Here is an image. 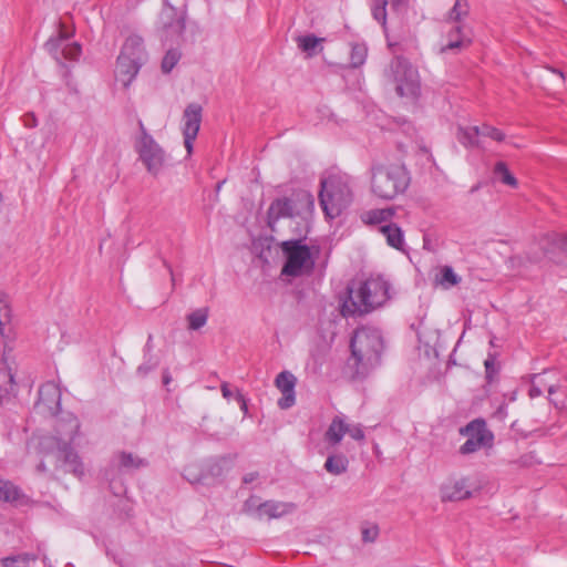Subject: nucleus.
Listing matches in <instances>:
<instances>
[{"instance_id":"nucleus-1","label":"nucleus","mask_w":567,"mask_h":567,"mask_svg":"<svg viewBox=\"0 0 567 567\" xmlns=\"http://www.w3.org/2000/svg\"><path fill=\"white\" fill-rule=\"evenodd\" d=\"M81 423L78 416L70 412L62 413L55 421L52 435L39 441L43 460L38 464L39 472H48L49 465L54 470L71 473L78 478L85 474L84 464L79 453L73 449L81 437Z\"/></svg>"},{"instance_id":"nucleus-2","label":"nucleus","mask_w":567,"mask_h":567,"mask_svg":"<svg viewBox=\"0 0 567 567\" xmlns=\"http://www.w3.org/2000/svg\"><path fill=\"white\" fill-rule=\"evenodd\" d=\"M382 347L383 341L379 329L361 327L354 331L350 343L349 362L355 368L358 374H365L379 364Z\"/></svg>"},{"instance_id":"nucleus-3","label":"nucleus","mask_w":567,"mask_h":567,"mask_svg":"<svg viewBox=\"0 0 567 567\" xmlns=\"http://www.w3.org/2000/svg\"><path fill=\"white\" fill-rule=\"evenodd\" d=\"M410 184V175L399 163H374L371 166V192L374 196L391 200L404 193Z\"/></svg>"},{"instance_id":"nucleus-4","label":"nucleus","mask_w":567,"mask_h":567,"mask_svg":"<svg viewBox=\"0 0 567 567\" xmlns=\"http://www.w3.org/2000/svg\"><path fill=\"white\" fill-rule=\"evenodd\" d=\"M352 199V178L349 175L337 173L321 179L319 200L326 217L333 219L340 216Z\"/></svg>"},{"instance_id":"nucleus-5","label":"nucleus","mask_w":567,"mask_h":567,"mask_svg":"<svg viewBox=\"0 0 567 567\" xmlns=\"http://www.w3.org/2000/svg\"><path fill=\"white\" fill-rule=\"evenodd\" d=\"M350 301L342 305L344 317L354 313H367L381 306L389 299V284L382 277H372L361 282L358 289L350 290Z\"/></svg>"},{"instance_id":"nucleus-6","label":"nucleus","mask_w":567,"mask_h":567,"mask_svg":"<svg viewBox=\"0 0 567 567\" xmlns=\"http://www.w3.org/2000/svg\"><path fill=\"white\" fill-rule=\"evenodd\" d=\"M148 54L144 41L138 34H130L121 49L115 68V79L123 86H128L146 63Z\"/></svg>"},{"instance_id":"nucleus-7","label":"nucleus","mask_w":567,"mask_h":567,"mask_svg":"<svg viewBox=\"0 0 567 567\" xmlns=\"http://www.w3.org/2000/svg\"><path fill=\"white\" fill-rule=\"evenodd\" d=\"M385 76L394 84L400 96L414 100L420 94L419 71L406 59L395 56L385 71Z\"/></svg>"},{"instance_id":"nucleus-8","label":"nucleus","mask_w":567,"mask_h":567,"mask_svg":"<svg viewBox=\"0 0 567 567\" xmlns=\"http://www.w3.org/2000/svg\"><path fill=\"white\" fill-rule=\"evenodd\" d=\"M280 248L286 257L281 276L301 277L309 275L315 267V258L310 248L301 240L282 241Z\"/></svg>"},{"instance_id":"nucleus-9","label":"nucleus","mask_w":567,"mask_h":567,"mask_svg":"<svg viewBox=\"0 0 567 567\" xmlns=\"http://www.w3.org/2000/svg\"><path fill=\"white\" fill-rule=\"evenodd\" d=\"M9 309L6 302L0 301V403L4 404L10 395L16 393V382L12 368L6 357V329Z\"/></svg>"},{"instance_id":"nucleus-10","label":"nucleus","mask_w":567,"mask_h":567,"mask_svg":"<svg viewBox=\"0 0 567 567\" xmlns=\"http://www.w3.org/2000/svg\"><path fill=\"white\" fill-rule=\"evenodd\" d=\"M467 440L460 447L462 454L474 453L482 447L491 446L493 443V433L486 427L483 420H474L470 422L462 431Z\"/></svg>"},{"instance_id":"nucleus-11","label":"nucleus","mask_w":567,"mask_h":567,"mask_svg":"<svg viewBox=\"0 0 567 567\" xmlns=\"http://www.w3.org/2000/svg\"><path fill=\"white\" fill-rule=\"evenodd\" d=\"M137 151L147 171L153 175L159 174L165 164V153L150 134L143 132Z\"/></svg>"},{"instance_id":"nucleus-12","label":"nucleus","mask_w":567,"mask_h":567,"mask_svg":"<svg viewBox=\"0 0 567 567\" xmlns=\"http://www.w3.org/2000/svg\"><path fill=\"white\" fill-rule=\"evenodd\" d=\"M246 509L252 513L258 518H281L286 515L291 514L296 506L292 503L279 502V501H267L258 503L257 498H249L246 504Z\"/></svg>"},{"instance_id":"nucleus-13","label":"nucleus","mask_w":567,"mask_h":567,"mask_svg":"<svg viewBox=\"0 0 567 567\" xmlns=\"http://www.w3.org/2000/svg\"><path fill=\"white\" fill-rule=\"evenodd\" d=\"M202 113L203 109L197 103H190L184 110L182 118V131L187 156H190L193 153L194 141L197 137L202 123Z\"/></svg>"},{"instance_id":"nucleus-14","label":"nucleus","mask_w":567,"mask_h":567,"mask_svg":"<svg viewBox=\"0 0 567 567\" xmlns=\"http://www.w3.org/2000/svg\"><path fill=\"white\" fill-rule=\"evenodd\" d=\"M474 484L468 477H450L440 487V496L443 502H458L473 495Z\"/></svg>"},{"instance_id":"nucleus-15","label":"nucleus","mask_w":567,"mask_h":567,"mask_svg":"<svg viewBox=\"0 0 567 567\" xmlns=\"http://www.w3.org/2000/svg\"><path fill=\"white\" fill-rule=\"evenodd\" d=\"M61 391L54 382H47L39 389V399L34 404L38 413L55 415L60 410Z\"/></svg>"},{"instance_id":"nucleus-16","label":"nucleus","mask_w":567,"mask_h":567,"mask_svg":"<svg viewBox=\"0 0 567 567\" xmlns=\"http://www.w3.org/2000/svg\"><path fill=\"white\" fill-rule=\"evenodd\" d=\"M69 37V31L61 28L56 38H50L45 42L47 51L55 59H59L61 52L66 60H78L82 52L81 45L76 42L68 43Z\"/></svg>"},{"instance_id":"nucleus-17","label":"nucleus","mask_w":567,"mask_h":567,"mask_svg":"<svg viewBox=\"0 0 567 567\" xmlns=\"http://www.w3.org/2000/svg\"><path fill=\"white\" fill-rule=\"evenodd\" d=\"M297 379L289 371L280 372L275 380L277 389L281 392L282 396L278 400V406L280 409H289L296 402V388Z\"/></svg>"},{"instance_id":"nucleus-18","label":"nucleus","mask_w":567,"mask_h":567,"mask_svg":"<svg viewBox=\"0 0 567 567\" xmlns=\"http://www.w3.org/2000/svg\"><path fill=\"white\" fill-rule=\"evenodd\" d=\"M159 19L164 29L166 30L167 35L172 38H178L182 35L185 29V22L181 17H178L176 9L169 6L167 1L164 3Z\"/></svg>"},{"instance_id":"nucleus-19","label":"nucleus","mask_w":567,"mask_h":567,"mask_svg":"<svg viewBox=\"0 0 567 567\" xmlns=\"http://www.w3.org/2000/svg\"><path fill=\"white\" fill-rule=\"evenodd\" d=\"M449 30L446 32V43L442 47V52L460 49L471 42L470 32L465 24H446Z\"/></svg>"},{"instance_id":"nucleus-20","label":"nucleus","mask_w":567,"mask_h":567,"mask_svg":"<svg viewBox=\"0 0 567 567\" xmlns=\"http://www.w3.org/2000/svg\"><path fill=\"white\" fill-rule=\"evenodd\" d=\"M545 374H534L532 377L530 386H529V396L532 399L540 396L543 393V388H547L548 394L550 396V401L558 409H564L566 406L565 402L554 398L557 392V388L554 384H548L545 380Z\"/></svg>"},{"instance_id":"nucleus-21","label":"nucleus","mask_w":567,"mask_h":567,"mask_svg":"<svg viewBox=\"0 0 567 567\" xmlns=\"http://www.w3.org/2000/svg\"><path fill=\"white\" fill-rule=\"evenodd\" d=\"M295 214V204L289 198H278L274 200L268 209V225L274 228V225L280 218L292 217Z\"/></svg>"},{"instance_id":"nucleus-22","label":"nucleus","mask_w":567,"mask_h":567,"mask_svg":"<svg viewBox=\"0 0 567 567\" xmlns=\"http://www.w3.org/2000/svg\"><path fill=\"white\" fill-rule=\"evenodd\" d=\"M395 214L394 208L386 207V208H374L365 210L361 214L360 219L364 225L369 226H377L386 225V223H390Z\"/></svg>"},{"instance_id":"nucleus-23","label":"nucleus","mask_w":567,"mask_h":567,"mask_svg":"<svg viewBox=\"0 0 567 567\" xmlns=\"http://www.w3.org/2000/svg\"><path fill=\"white\" fill-rule=\"evenodd\" d=\"M347 434V422L342 416H336L332 419L330 425L324 433V441L331 445L337 446L344 435Z\"/></svg>"},{"instance_id":"nucleus-24","label":"nucleus","mask_w":567,"mask_h":567,"mask_svg":"<svg viewBox=\"0 0 567 567\" xmlns=\"http://www.w3.org/2000/svg\"><path fill=\"white\" fill-rule=\"evenodd\" d=\"M112 465L118 470L128 472L145 466L146 462L132 453L120 452L113 456Z\"/></svg>"},{"instance_id":"nucleus-25","label":"nucleus","mask_w":567,"mask_h":567,"mask_svg":"<svg viewBox=\"0 0 567 567\" xmlns=\"http://www.w3.org/2000/svg\"><path fill=\"white\" fill-rule=\"evenodd\" d=\"M480 136L481 130L478 126H457L456 138L466 148L480 147Z\"/></svg>"},{"instance_id":"nucleus-26","label":"nucleus","mask_w":567,"mask_h":567,"mask_svg":"<svg viewBox=\"0 0 567 567\" xmlns=\"http://www.w3.org/2000/svg\"><path fill=\"white\" fill-rule=\"evenodd\" d=\"M380 230L385 237L389 246L398 250H403L405 244L404 234L396 224L389 223L386 225L381 226Z\"/></svg>"},{"instance_id":"nucleus-27","label":"nucleus","mask_w":567,"mask_h":567,"mask_svg":"<svg viewBox=\"0 0 567 567\" xmlns=\"http://www.w3.org/2000/svg\"><path fill=\"white\" fill-rule=\"evenodd\" d=\"M349 460L346 455L337 453L330 454L324 462V470L332 475H341L347 472Z\"/></svg>"},{"instance_id":"nucleus-28","label":"nucleus","mask_w":567,"mask_h":567,"mask_svg":"<svg viewBox=\"0 0 567 567\" xmlns=\"http://www.w3.org/2000/svg\"><path fill=\"white\" fill-rule=\"evenodd\" d=\"M435 282L443 289L447 290L457 286L461 282V277L451 266H442L435 277Z\"/></svg>"},{"instance_id":"nucleus-29","label":"nucleus","mask_w":567,"mask_h":567,"mask_svg":"<svg viewBox=\"0 0 567 567\" xmlns=\"http://www.w3.org/2000/svg\"><path fill=\"white\" fill-rule=\"evenodd\" d=\"M470 4L467 0H456L447 13L446 24H464L463 20L468 16Z\"/></svg>"},{"instance_id":"nucleus-30","label":"nucleus","mask_w":567,"mask_h":567,"mask_svg":"<svg viewBox=\"0 0 567 567\" xmlns=\"http://www.w3.org/2000/svg\"><path fill=\"white\" fill-rule=\"evenodd\" d=\"M388 2H390L395 8V7H399L403 2V0H374L372 8H371L372 16H373L374 20H377L378 22H380L382 24L384 31H386L385 7H386Z\"/></svg>"},{"instance_id":"nucleus-31","label":"nucleus","mask_w":567,"mask_h":567,"mask_svg":"<svg viewBox=\"0 0 567 567\" xmlns=\"http://www.w3.org/2000/svg\"><path fill=\"white\" fill-rule=\"evenodd\" d=\"M321 41L322 39L317 38L313 34L301 35L297 39L298 48L309 56H312L318 52Z\"/></svg>"},{"instance_id":"nucleus-32","label":"nucleus","mask_w":567,"mask_h":567,"mask_svg":"<svg viewBox=\"0 0 567 567\" xmlns=\"http://www.w3.org/2000/svg\"><path fill=\"white\" fill-rule=\"evenodd\" d=\"M20 497L22 493L13 483L0 478V501L16 502Z\"/></svg>"},{"instance_id":"nucleus-33","label":"nucleus","mask_w":567,"mask_h":567,"mask_svg":"<svg viewBox=\"0 0 567 567\" xmlns=\"http://www.w3.org/2000/svg\"><path fill=\"white\" fill-rule=\"evenodd\" d=\"M3 567H35L37 558L28 554L7 557L2 560Z\"/></svg>"},{"instance_id":"nucleus-34","label":"nucleus","mask_w":567,"mask_h":567,"mask_svg":"<svg viewBox=\"0 0 567 567\" xmlns=\"http://www.w3.org/2000/svg\"><path fill=\"white\" fill-rule=\"evenodd\" d=\"M368 56V48L364 43L351 44L350 66L360 68L365 63Z\"/></svg>"},{"instance_id":"nucleus-35","label":"nucleus","mask_w":567,"mask_h":567,"mask_svg":"<svg viewBox=\"0 0 567 567\" xmlns=\"http://www.w3.org/2000/svg\"><path fill=\"white\" fill-rule=\"evenodd\" d=\"M208 308H199L187 316L188 329L198 330L207 323Z\"/></svg>"},{"instance_id":"nucleus-36","label":"nucleus","mask_w":567,"mask_h":567,"mask_svg":"<svg viewBox=\"0 0 567 567\" xmlns=\"http://www.w3.org/2000/svg\"><path fill=\"white\" fill-rule=\"evenodd\" d=\"M495 176L504 184L515 187L517 185L516 178L511 174L507 166L503 162H498L494 168Z\"/></svg>"},{"instance_id":"nucleus-37","label":"nucleus","mask_w":567,"mask_h":567,"mask_svg":"<svg viewBox=\"0 0 567 567\" xmlns=\"http://www.w3.org/2000/svg\"><path fill=\"white\" fill-rule=\"evenodd\" d=\"M181 59V52L176 49H171L166 52L162 60V71L163 73H169L174 66L178 63Z\"/></svg>"},{"instance_id":"nucleus-38","label":"nucleus","mask_w":567,"mask_h":567,"mask_svg":"<svg viewBox=\"0 0 567 567\" xmlns=\"http://www.w3.org/2000/svg\"><path fill=\"white\" fill-rule=\"evenodd\" d=\"M480 130L481 136H487L497 142H502L505 138V134L496 127L483 125Z\"/></svg>"},{"instance_id":"nucleus-39","label":"nucleus","mask_w":567,"mask_h":567,"mask_svg":"<svg viewBox=\"0 0 567 567\" xmlns=\"http://www.w3.org/2000/svg\"><path fill=\"white\" fill-rule=\"evenodd\" d=\"M158 362L152 357H146L142 364L138 365L136 373L140 377L147 375L151 371H153L157 367Z\"/></svg>"},{"instance_id":"nucleus-40","label":"nucleus","mask_w":567,"mask_h":567,"mask_svg":"<svg viewBox=\"0 0 567 567\" xmlns=\"http://www.w3.org/2000/svg\"><path fill=\"white\" fill-rule=\"evenodd\" d=\"M347 434L355 441H363L365 435L360 424L347 422Z\"/></svg>"},{"instance_id":"nucleus-41","label":"nucleus","mask_w":567,"mask_h":567,"mask_svg":"<svg viewBox=\"0 0 567 567\" xmlns=\"http://www.w3.org/2000/svg\"><path fill=\"white\" fill-rule=\"evenodd\" d=\"M379 535V528L375 525L365 526L362 528V540L364 543H372Z\"/></svg>"},{"instance_id":"nucleus-42","label":"nucleus","mask_w":567,"mask_h":567,"mask_svg":"<svg viewBox=\"0 0 567 567\" xmlns=\"http://www.w3.org/2000/svg\"><path fill=\"white\" fill-rule=\"evenodd\" d=\"M194 470V466H188L183 472V476L192 484L198 483L200 481V475Z\"/></svg>"},{"instance_id":"nucleus-43","label":"nucleus","mask_w":567,"mask_h":567,"mask_svg":"<svg viewBox=\"0 0 567 567\" xmlns=\"http://www.w3.org/2000/svg\"><path fill=\"white\" fill-rule=\"evenodd\" d=\"M23 123H24V126H27V127H34V126H37V118L34 116V114L33 113H27L23 116Z\"/></svg>"},{"instance_id":"nucleus-44","label":"nucleus","mask_w":567,"mask_h":567,"mask_svg":"<svg viewBox=\"0 0 567 567\" xmlns=\"http://www.w3.org/2000/svg\"><path fill=\"white\" fill-rule=\"evenodd\" d=\"M221 394L226 400H230L233 398V392L227 382H223L220 385Z\"/></svg>"},{"instance_id":"nucleus-45","label":"nucleus","mask_w":567,"mask_h":567,"mask_svg":"<svg viewBox=\"0 0 567 567\" xmlns=\"http://www.w3.org/2000/svg\"><path fill=\"white\" fill-rule=\"evenodd\" d=\"M236 400L240 403V409L247 413V403H246V400L245 398L239 393L237 392L236 394Z\"/></svg>"},{"instance_id":"nucleus-46","label":"nucleus","mask_w":567,"mask_h":567,"mask_svg":"<svg viewBox=\"0 0 567 567\" xmlns=\"http://www.w3.org/2000/svg\"><path fill=\"white\" fill-rule=\"evenodd\" d=\"M484 364H485V368H486V372L491 373L492 369H493V365H494V360L492 358H488V359L485 360Z\"/></svg>"},{"instance_id":"nucleus-47","label":"nucleus","mask_w":567,"mask_h":567,"mask_svg":"<svg viewBox=\"0 0 567 567\" xmlns=\"http://www.w3.org/2000/svg\"><path fill=\"white\" fill-rule=\"evenodd\" d=\"M254 478H255V477H254V475H252V474H248V475H246V476L244 477V482H245L246 484H248V483H251V482L254 481Z\"/></svg>"},{"instance_id":"nucleus-48","label":"nucleus","mask_w":567,"mask_h":567,"mask_svg":"<svg viewBox=\"0 0 567 567\" xmlns=\"http://www.w3.org/2000/svg\"><path fill=\"white\" fill-rule=\"evenodd\" d=\"M561 247H563L564 250L567 251V238H563L561 239Z\"/></svg>"},{"instance_id":"nucleus-49","label":"nucleus","mask_w":567,"mask_h":567,"mask_svg":"<svg viewBox=\"0 0 567 567\" xmlns=\"http://www.w3.org/2000/svg\"><path fill=\"white\" fill-rule=\"evenodd\" d=\"M146 348L150 350L151 349V337L148 338V341L146 343Z\"/></svg>"},{"instance_id":"nucleus-50","label":"nucleus","mask_w":567,"mask_h":567,"mask_svg":"<svg viewBox=\"0 0 567 567\" xmlns=\"http://www.w3.org/2000/svg\"><path fill=\"white\" fill-rule=\"evenodd\" d=\"M164 381H165V383H168L169 378H168V377H165Z\"/></svg>"},{"instance_id":"nucleus-51","label":"nucleus","mask_w":567,"mask_h":567,"mask_svg":"<svg viewBox=\"0 0 567 567\" xmlns=\"http://www.w3.org/2000/svg\"><path fill=\"white\" fill-rule=\"evenodd\" d=\"M557 74H559V76H560L561 79L564 78V75H563V73H561V72H557Z\"/></svg>"},{"instance_id":"nucleus-52","label":"nucleus","mask_w":567,"mask_h":567,"mask_svg":"<svg viewBox=\"0 0 567 567\" xmlns=\"http://www.w3.org/2000/svg\"><path fill=\"white\" fill-rule=\"evenodd\" d=\"M220 188H221V183H220V184H218V186H217V190H219Z\"/></svg>"}]
</instances>
